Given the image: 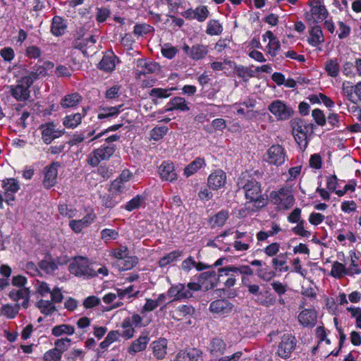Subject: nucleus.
Instances as JSON below:
<instances>
[{
    "label": "nucleus",
    "instance_id": "8fccbe9b",
    "mask_svg": "<svg viewBox=\"0 0 361 361\" xmlns=\"http://www.w3.org/2000/svg\"><path fill=\"white\" fill-rule=\"evenodd\" d=\"M121 327L123 331L121 334L123 338L126 339L131 338L135 334V326L130 322V320L125 318L122 322Z\"/></svg>",
    "mask_w": 361,
    "mask_h": 361
},
{
    "label": "nucleus",
    "instance_id": "4d7b16f0",
    "mask_svg": "<svg viewBox=\"0 0 361 361\" xmlns=\"http://www.w3.org/2000/svg\"><path fill=\"white\" fill-rule=\"evenodd\" d=\"M71 339L68 338H62L55 341L54 348L63 355L71 346Z\"/></svg>",
    "mask_w": 361,
    "mask_h": 361
},
{
    "label": "nucleus",
    "instance_id": "0eeeda50",
    "mask_svg": "<svg viewBox=\"0 0 361 361\" xmlns=\"http://www.w3.org/2000/svg\"><path fill=\"white\" fill-rule=\"evenodd\" d=\"M32 83V77L24 76L22 78L20 83L9 86L10 93L16 100L25 101L30 97L29 87Z\"/></svg>",
    "mask_w": 361,
    "mask_h": 361
},
{
    "label": "nucleus",
    "instance_id": "9d476101",
    "mask_svg": "<svg viewBox=\"0 0 361 361\" xmlns=\"http://www.w3.org/2000/svg\"><path fill=\"white\" fill-rule=\"evenodd\" d=\"M116 148L114 146H102L92 152H91L87 157V163L90 166L95 167L100 161L109 159L115 152Z\"/></svg>",
    "mask_w": 361,
    "mask_h": 361
},
{
    "label": "nucleus",
    "instance_id": "c85d7f7f",
    "mask_svg": "<svg viewBox=\"0 0 361 361\" xmlns=\"http://www.w3.org/2000/svg\"><path fill=\"white\" fill-rule=\"evenodd\" d=\"M167 340L161 338L157 341H153L150 346L152 349L154 356L158 360L164 358L167 350Z\"/></svg>",
    "mask_w": 361,
    "mask_h": 361
},
{
    "label": "nucleus",
    "instance_id": "cd10ccee",
    "mask_svg": "<svg viewBox=\"0 0 361 361\" xmlns=\"http://www.w3.org/2000/svg\"><path fill=\"white\" fill-rule=\"evenodd\" d=\"M308 43L312 47H317L324 42V37L320 26L314 24L309 31Z\"/></svg>",
    "mask_w": 361,
    "mask_h": 361
},
{
    "label": "nucleus",
    "instance_id": "6e6d98bb",
    "mask_svg": "<svg viewBox=\"0 0 361 361\" xmlns=\"http://www.w3.org/2000/svg\"><path fill=\"white\" fill-rule=\"evenodd\" d=\"M176 87L171 88H153L150 91V96L157 98H167L171 95V92L176 90Z\"/></svg>",
    "mask_w": 361,
    "mask_h": 361
},
{
    "label": "nucleus",
    "instance_id": "bf43d9fd",
    "mask_svg": "<svg viewBox=\"0 0 361 361\" xmlns=\"http://www.w3.org/2000/svg\"><path fill=\"white\" fill-rule=\"evenodd\" d=\"M346 310L350 313L351 317L355 319L356 327L361 329V308L350 306L346 307Z\"/></svg>",
    "mask_w": 361,
    "mask_h": 361
},
{
    "label": "nucleus",
    "instance_id": "72a5a7b5",
    "mask_svg": "<svg viewBox=\"0 0 361 361\" xmlns=\"http://www.w3.org/2000/svg\"><path fill=\"white\" fill-rule=\"evenodd\" d=\"M123 105L116 106H100L97 118L99 120L117 116L121 111Z\"/></svg>",
    "mask_w": 361,
    "mask_h": 361
},
{
    "label": "nucleus",
    "instance_id": "4468645a",
    "mask_svg": "<svg viewBox=\"0 0 361 361\" xmlns=\"http://www.w3.org/2000/svg\"><path fill=\"white\" fill-rule=\"evenodd\" d=\"M30 289L28 288H23L18 290H12L9 292L8 296L11 300L20 304V307L27 309L30 305Z\"/></svg>",
    "mask_w": 361,
    "mask_h": 361
},
{
    "label": "nucleus",
    "instance_id": "864d4df0",
    "mask_svg": "<svg viewBox=\"0 0 361 361\" xmlns=\"http://www.w3.org/2000/svg\"><path fill=\"white\" fill-rule=\"evenodd\" d=\"M342 94L350 101L354 102L353 92H355V85L350 81L345 80L342 83L341 87Z\"/></svg>",
    "mask_w": 361,
    "mask_h": 361
},
{
    "label": "nucleus",
    "instance_id": "ea45409f",
    "mask_svg": "<svg viewBox=\"0 0 361 361\" xmlns=\"http://www.w3.org/2000/svg\"><path fill=\"white\" fill-rule=\"evenodd\" d=\"M287 264V256L286 253H281L274 257L271 260V264L274 269L279 271H288Z\"/></svg>",
    "mask_w": 361,
    "mask_h": 361
},
{
    "label": "nucleus",
    "instance_id": "e433bc0d",
    "mask_svg": "<svg viewBox=\"0 0 361 361\" xmlns=\"http://www.w3.org/2000/svg\"><path fill=\"white\" fill-rule=\"evenodd\" d=\"M206 165L204 158L197 157L190 163L184 169V175L189 177Z\"/></svg>",
    "mask_w": 361,
    "mask_h": 361
},
{
    "label": "nucleus",
    "instance_id": "f704fd0d",
    "mask_svg": "<svg viewBox=\"0 0 361 361\" xmlns=\"http://www.w3.org/2000/svg\"><path fill=\"white\" fill-rule=\"evenodd\" d=\"M208 47L202 44H195L192 46L190 58L195 61L203 59L208 54Z\"/></svg>",
    "mask_w": 361,
    "mask_h": 361
},
{
    "label": "nucleus",
    "instance_id": "338daca9",
    "mask_svg": "<svg viewBox=\"0 0 361 361\" xmlns=\"http://www.w3.org/2000/svg\"><path fill=\"white\" fill-rule=\"evenodd\" d=\"M233 107L235 109L236 112L239 115L246 116L247 118H252L256 116V113L252 110H247L240 103H235L233 105Z\"/></svg>",
    "mask_w": 361,
    "mask_h": 361
},
{
    "label": "nucleus",
    "instance_id": "37998d69",
    "mask_svg": "<svg viewBox=\"0 0 361 361\" xmlns=\"http://www.w3.org/2000/svg\"><path fill=\"white\" fill-rule=\"evenodd\" d=\"M75 333L74 326L70 324H60L54 326L51 329V334L56 337L62 335H73Z\"/></svg>",
    "mask_w": 361,
    "mask_h": 361
},
{
    "label": "nucleus",
    "instance_id": "39448f33",
    "mask_svg": "<svg viewBox=\"0 0 361 361\" xmlns=\"http://www.w3.org/2000/svg\"><path fill=\"white\" fill-rule=\"evenodd\" d=\"M293 135L300 148L305 149L307 146V134L310 126L303 120L295 118L290 121Z\"/></svg>",
    "mask_w": 361,
    "mask_h": 361
},
{
    "label": "nucleus",
    "instance_id": "4be33fe9",
    "mask_svg": "<svg viewBox=\"0 0 361 361\" xmlns=\"http://www.w3.org/2000/svg\"><path fill=\"white\" fill-rule=\"evenodd\" d=\"M219 281H221V278L224 276H229L230 273H234L235 274H241L243 275L250 276L253 274L252 269L246 265L240 266L239 267L234 266H228L219 269Z\"/></svg>",
    "mask_w": 361,
    "mask_h": 361
},
{
    "label": "nucleus",
    "instance_id": "bb28decb",
    "mask_svg": "<svg viewBox=\"0 0 361 361\" xmlns=\"http://www.w3.org/2000/svg\"><path fill=\"white\" fill-rule=\"evenodd\" d=\"M87 111L82 109V113L71 114L66 116L63 119V125L71 129L77 128L82 122V119L86 116Z\"/></svg>",
    "mask_w": 361,
    "mask_h": 361
},
{
    "label": "nucleus",
    "instance_id": "09e8293b",
    "mask_svg": "<svg viewBox=\"0 0 361 361\" xmlns=\"http://www.w3.org/2000/svg\"><path fill=\"white\" fill-rule=\"evenodd\" d=\"M183 252L179 250H175L171 252L166 255L161 257L159 261V264L160 267H164L169 264L170 263L176 260L178 257L182 255Z\"/></svg>",
    "mask_w": 361,
    "mask_h": 361
},
{
    "label": "nucleus",
    "instance_id": "a19ab883",
    "mask_svg": "<svg viewBox=\"0 0 361 361\" xmlns=\"http://www.w3.org/2000/svg\"><path fill=\"white\" fill-rule=\"evenodd\" d=\"M20 308V304H6L3 305L0 308V314L8 319H13L18 314Z\"/></svg>",
    "mask_w": 361,
    "mask_h": 361
},
{
    "label": "nucleus",
    "instance_id": "5fc2aeb1",
    "mask_svg": "<svg viewBox=\"0 0 361 361\" xmlns=\"http://www.w3.org/2000/svg\"><path fill=\"white\" fill-rule=\"evenodd\" d=\"M127 189V183H126L123 181H121L119 178H116V180H114L111 183L110 187V190L116 195L121 194L126 191Z\"/></svg>",
    "mask_w": 361,
    "mask_h": 361
},
{
    "label": "nucleus",
    "instance_id": "c756f323",
    "mask_svg": "<svg viewBox=\"0 0 361 361\" xmlns=\"http://www.w3.org/2000/svg\"><path fill=\"white\" fill-rule=\"evenodd\" d=\"M174 110L187 111L190 110V107L183 97H175L167 103L165 111H171Z\"/></svg>",
    "mask_w": 361,
    "mask_h": 361
},
{
    "label": "nucleus",
    "instance_id": "a878e982",
    "mask_svg": "<svg viewBox=\"0 0 361 361\" xmlns=\"http://www.w3.org/2000/svg\"><path fill=\"white\" fill-rule=\"evenodd\" d=\"M226 350V344L222 338H214L210 341L208 350L213 357H218L224 354Z\"/></svg>",
    "mask_w": 361,
    "mask_h": 361
},
{
    "label": "nucleus",
    "instance_id": "052dcab7",
    "mask_svg": "<svg viewBox=\"0 0 361 361\" xmlns=\"http://www.w3.org/2000/svg\"><path fill=\"white\" fill-rule=\"evenodd\" d=\"M145 198L142 196L137 195L136 197L131 199L129 202L126 203L124 208L131 212L134 209H138L143 204Z\"/></svg>",
    "mask_w": 361,
    "mask_h": 361
},
{
    "label": "nucleus",
    "instance_id": "412c9836",
    "mask_svg": "<svg viewBox=\"0 0 361 361\" xmlns=\"http://www.w3.org/2000/svg\"><path fill=\"white\" fill-rule=\"evenodd\" d=\"M233 305L226 300L219 299L212 302L209 305V310L216 314L224 315L231 312Z\"/></svg>",
    "mask_w": 361,
    "mask_h": 361
},
{
    "label": "nucleus",
    "instance_id": "3c124183",
    "mask_svg": "<svg viewBox=\"0 0 361 361\" xmlns=\"http://www.w3.org/2000/svg\"><path fill=\"white\" fill-rule=\"evenodd\" d=\"M166 126H156L149 133L150 139L154 141L161 140L168 133Z\"/></svg>",
    "mask_w": 361,
    "mask_h": 361
},
{
    "label": "nucleus",
    "instance_id": "473e14b6",
    "mask_svg": "<svg viewBox=\"0 0 361 361\" xmlns=\"http://www.w3.org/2000/svg\"><path fill=\"white\" fill-rule=\"evenodd\" d=\"M228 217V211L226 209H222L209 219V224L213 228L222 227L226 224Z\"/></svg>",
    "mask_w": 361,
    "mask_h": 361
},
{
    "label": "nucleus",
    "instance_id": "393cba45",
    "mask_svg": "<svg viewBox=\"0 0 361 361\" xmlns=\"http://www.w3.org/2000/svg\"><path fill=\"white\" fill-rule=\"evenodd\" d=\"M54 63L51 61H40L33 67L29 76L33 78V81L37 78L45 77L54 68Z\"/></svg>",
    "mask_w": 361,
    "mask_h": 361
},
{
    "label": "nucleus",
    "instance_id": "0e129e2a",
    "mask_svg": "<svg viewBox=\"0 0 361 361\" xmlns=\"http://www.w3.org/2000/svg\"><path fill=\"white\" fill-rule=\"evenodd\" d=\"M62 355L60 354L55 348H51L43 355L42 359L44 361H61Z\"/></svg>",
    "mask_w": 361,
    "mask_h": 361
},
{
    "label": "nucleus",
    "instance_id": "dca6fc26",
    "mask_svg": "<svg viewBox=\"0 0 361 361\" xmlns=\"http://www.w3.org/2000/svg\"><path fill=\"white\" fill-rule=\"evenodd\" d=\"M158 172L160 178L164 181L173 182L178 178L175 166L170 161H163L159 166Z\"/></svg>",
    "mask_w": 361,
    "mask_h": 361
},
{
    "label": "nucleus",
    "instance_id": "f257e3e1",
    "mask_svg": "<svg viewBox=\"0 0 361 361\" xmlns=\"http://www.w3.org/2000/svg\"><path fill=\"white\" fill-rule=\"evenodd\" d=\"M238 185L245 192L247 203H250L257 209L264 207L267 203V195L262 194L260 183L248 173H243L240 176Z\"/></svg>",
    "mask_w": 361,
    "mask_h": 361
},
{
    "label": "nucleus",
    "instance_id": "7ed1b4c3",
    "mask_svg": "<svg viewBox=\"0 0 361 361\" xmlns=\"http://www.w3.org/2000/svg\"><path fill=\"white\" fill-rule=\"evenodd\" d=\"M307 6L310 10L305 13L304 18L310 25L319 23L328 18L329 12L323 0H309Z\"/></svg>",
    "mask_w": 361,
    "mask_h": 361
},
{
    "label": "nucleus",
    "instance_id": "e2e57ef3",
    "mask_svg": "<svg viewBox=\"0 0 361 361\" xmlns=\"http://www.w3.org/2000/svg\"><path fill=\"white\" fill-rule=\"evenodd\" d=\"M305 224L304 220L297 223V225L292 228V231L297 235L309 238L312 235V233L305 229Z\"/></svg>",
    "mask_w": 361,
    "mask_h": 361
},
{
    "label": "nucleus",
    "instance_id": "5701e85b",
    "mask_svg": "<svg viewBox=\"0 0 361 361\" xmlns=\"http://www.w3.org/2000/svg\"><path fill=\"white\" fill-rule=\"evenodd\" d=\"M299 323L305 327H313L317 323V314L314 310L305 309L298 314Z\"/></svg>",
    "mask_w": 361,
    "mask_h": 361
},
{
    "label": "nucleus",
    "instance_id": "a211bd4d",
    "mask_svg": "<svg viewBox=\"0 0 361 361\" xmlns=\"http://www.w3.org/2000/svg\"><path fill=\"white\" fill-rule=\"evenodd\" d=\"M226 183V174L221 170L213 171L208 177V186L212 190H219L223 188Z\"/></svg>",
    "mask_w": 361,
    "mask_h": 361
},
{
    "label": "nucleus",
    "instance_id": "ddd939ff",
    "mask_svg": "<svg viewBox=\"0 0 361 361\" xmlns=\"http://www.w3.org/2000/svg\"><path fill=\"white\" fill-rule=\"evenodd\" d=\"M39 129L42 133V139L47 145L50 144L54 139L61 137L63 134L61 130L56 128V126L53 123L42 124Z\"/></svg>",
    "mask_w": 361,
    "mask_h": 361
},
{
    "label": "nucleus",
    "instance_id": "aec40b11",
    "mask_svg": "<svg viewBox=\"0 0 361 361\" xmlns=\"http://www.w3.org/2000/svg\"><path fill=\"white\" fill-rule=\"evenodd\" d=\"M96 219V214L90 212L86 214L82 219L71 220L69 222L70 228L77 233H80L84 228L88 227Z\"/></svg>",
    "mask_w": 361,
    "mask_h": 361
},
{
    "label": "nucleus",
    "instance_id": "6ab92c4d",
    "mask_svg": "<svg viewBox=\"0 0 361 361\" xmlns=\"http://www.w3.org/2000/svg\"><path fill=\"white\" fill-rule=\"evenodd\" d=\"M168 297L173 300H181L189 298L192 296V293L183 283H178L172 286L167 291Z\"/></svg>",
    "mask_w": 361,
    "mask_h": 361
},
{
    "label": "nucleus",
    "instance_id": "f8f14e48",
    "mask_svg": "<svg viewBox=\"0 0 361 361\" xmlns=\"http://www.w3.org/2000/svg\"><path fill=\"white\" fill-rule=\"evenodd\" d=\"M1 187L4 192V200L8 204L15 200V194L20 190V186L18 180L11 178L2 180Z\"/></svg>",
    "mask_w": 361,
    "mask_h": 361
},
{
    "label": "nucleus",
    "instance_id": "7c9ffc66",
    "mask_svg": "<svg viewBox=\"0 0 361 361\" xmlns=\"http://www.w3.org/2000/svg\"><path fill=\"white\" fill-rule=\"evenodd\" d=\"M255 302L262 306L270 307L276 304V299L269 290H266L257 294Z\"/></svg>",
    "mask_w": 361,
    "mask_h": 361
},
{
    "label": "nucleus",
    "instance_id": "1a4fd4ad",
    "mask_svg": "<svg viewBox=\"0 0 361 361\" xmlns=\"http://www.w3.org/2000/svg\"><path fill=\"white\" fill-rule=\"evenodd\" d=\"M280 339L276 354L283 359H287L290 357L295 348V338L290 334H283Z\"/></svg>",
    "mask_w": 361,
    "mask_h": 361
},
{
    "label": "nucleus",
    "instance_id": "58836bf2",
    "mask_svg": "<svg viewBox=\"0 0 361 361\" xmlns=\"http://www.w3.org/2000/svg\"><path fill=\"white\" fill-rule=\"evenodd\" d=\"M66 27V24L62 18L54 16L52 19L51 32L55 36H61L64 34Z\"/></svg>",
    "mask_w": 361,
    "mask_h": 361
},
{
    "label": "nucleus",
    "instance_id": "774afa93",
    "mask_svg": "<svg viewBox=\"0 0 361 361\" xmlns=\"http://www.w3.org/2000/svg\"><path fill=\"white\" fill-rule=\"evenodd\" d=\"M357 209V205L353 200L343 201L341 204V209L345 214L355 212Z\"/></svg>",
    "mask_w": 361,
    "mask_h": 361
},
{
    "label": "nucleus",
    "instance_id": "9b49d317",
    "mask_svg": "<svg viewBox=\"0 0 361 361\" xmlns=\"http://www.w3.org/2000/svg\"><path fill=\"white\" fill-rule=\"evenodd\" d=\"M269 111L279 120H287L293 114V109L281 100L272 102L268 107Z\"/></svg>",
    "mask_w": 361,
    "mask_h": 361
},
{
    "label": "nucleus",
    "instance_id": "603ef678",
    "mask_svg": "<svg viewBox=\"0 0 361 361\" xmlns=\"http://www.w3.org/2000/svg\"><path fill=\"white\" fill-rule=\"evenodd\" d=\"M161 52L165 58L172 59L178 54V49L170 43H166L161 47Z\"/></svg>",
    "mask_w": 361,
    "mask_h": 361
},
{
    "label": "nucleus",
    "instance_id": "f3484780",
    "mask_svg": "<svg viewBox=\"0 0 361 361\" xmlns=\"http://www.w3.org/2000/svg\"><path fill=\"white\" fill-rule=\"evenodd\" d=\"M209 16V11L207 6L201 5L195 8H188L184 13L183 16L186 19L197 20L199 22H204Z\"/></svg>",
    "mask_w": 361,
    "mask_h": 361
},
{
    "label": "nucleus",
    "instance_id": "2eb2a0df",
    "mask_svg": "<svg viewBox=\"0 0 361 361\" xmlns=\"http://www.w3.org/2000/svg\"><path fill=\"white\" fill-rule=\"evenodd\" d=\"M59 166L58 162H54L44 168L43 185L46 188H50L56 184Z\"/></svg>",
    "mask_w": 361,
    "mask_h": 361
},
{
    "label": "nucleus",
    "instance_id": "49530a36",
    "mask_svg": "<svg viewBox=\"0 0 361 361\" xmlns=\"http://www.w3.org/2000/svg\"><path fill=\"white\" fill-rule=\"evenodd\" d=\"M223 26L217 20L212 19L207 25L206 32L209 35H219L223 32Z\"/></svg>",
    "mask_w": 361,
    "mask_h": 361
},
{
    "label": "nucleus",
    "instance_id": "79ce46f5",
    "mask_svg": "<svg viewBox=\"0 0 361 361\" xmlns=\"http://www.w3.org/2000/svg\"><path fill=\"white\" fill-rule=\"evenodd\" d=\"M324 69L327 75L331 78H336L340 73V65L337 59H331L326 61Z\"/></svg>",
    "mask_w": 361,
    "mask_h": 361
},
{
    "label": "nucleus",
    "instance_id": "423d86ee",
    "mask_svg": "<svg viewBox=\"0 0 361 361\" xmlns=\"http://www.w3.org/2000/svg\"><path fill=\"white\" fill-rule=\"evenodd\" d=\"M287 159V154L285 149L280 145H271L263 157V160L269 165L280 166Z\"/></svg>",
    "mask_w": 361,
    "mask_h": 361
},
{
    "label": "nucleus",
    "instance_id": "c03bdc74",
    "mask_svg": "<svg viewBox=\"0 0 361 361\" xmlns=\"http://www.w3.org/2000/svg\"><path fill=\"white\" fill-rule=\"evenodd\" d=\"M116 56L113 54L103 56L99 63V68L106 72H111L116 67Z\"/></svg>",
    "mask_w": 361,
    "mask_h": 361
},
{
    "label": "nucleus",
    "instance_id": "20e7f679",
    "mask_svg": "<svg viewBox=\"0 0 361 361\" xmlns=\"http://www.w3.org/2000/svg\"><path fill=\"white\" fill-rule=\"evenodd\" d=\"M269 198L271 202L279 210L288 209L293 205L295 202L291 189L286 186L271 192Z\"/></svg>",
    "mask_w": 361,
    "mask_h": 361
},
{
    "label": "nucleus",
    "instance_id": "2f4dec72",
    "mask_svg": "<svg viewBox=\"0 0 361 361\" xmlns=\"http://www.w3.org/2000/svg\"><path fill=\"white\" fill-rule=\"evenodd\" d=\"M82 96L77 93L73 92L71 94H66L60 102L61 106L64 108H74L78 105L82 101Z\"/></svg>",
    "mask_w": 361,
    "mask_h": 361
},
{
    "label": "nucleus",
    "instance_id": "13d9d810",
    "mask_svg": "<svg viewBox=\"0 0 361 361\" xmlns=\"http://www.w3.org/2000/svg\"><path fill=\"white\" fill-rule=\"evenodd\" d=\"M36 292L42 297H45L51 293V288L49 284L44 281L37 280L34 284Z\"/></svg>",
    "mask_w": 361,
    "mask_h": 361
},
{
    "label": "nucleus",
    "instance_id": "4c0bfd02",
    "mask_svg": "<svg viewBox=\"0 0 361 361\" xmlns=\"http://www.w3.org/2000/svg\"><path fill=\"white\" fill-rule=\"evenodd\" d=\"M194 308L190 305H180L171 312V317L173 319L180 321L187 315H191L194 313Z\"/></svg>",
    "mask_w": 361,
    "mask_h": 361
},
{
    "label": "nucleus",
    "instance_id": "680f3d73",
    "mask_svg": "<svg viewBox=\"0 0 361 361\" xmlns=\"http://www.w3.org/2000/svg\"><path fill=\"white\" fill-rule=\"evenodd\" d=\"M137 258L136 257H127L119 262L118 266L123 270H129L135 267L137 263Z\"/></svg>",
    "mask_w": 361,
    "mask_h": 361
},
{
    "label": "nucleus",
    "instance_id": "c9c22d12",
    "mask_svg": "<svg viewBox=\"0 0 361 361\" xmlns=\"http://www.w3.org/2000/svg\"><path fill=\"white\" fill-rule=\"evenodd\" d=\"M137 66L141 68V70H137V74L138 75L154 73L159 70L158 63L155 62H146L142 60L137 61Z\"/></svg>",
    "mask_w": 361,
    "mask_h": 361
},
{
    "label": "nucleus",
    "instance_id": "6e6552de",
    "mask_svg": "<svg viewBox=\"0 0 361 361\" xmlns=\"http://www.w3.org/2000/svg\"><path fill=\"white\" fill-rule=\"evenodd\" d=\"M69 271L77 276L92 277L95 274L94 269L90 267L87 259L82 257L74 259L69 265Z\"/></svg>",
    "mask_w": 361,
    "mask_h": 361
},
{
    "label": "nucleus",
    "instance_id": "b1692460",
    "mask_svg": "<svg viewBox=\"0 0 361 361\" xmlns=\"http://www.w3.org/2000/svg\"><path fill=\"white\" fill-rule=\"evenodd\" d=\"M149 342V337L147 334H141L137 339L133 341L128 348V353L130 355L144 351Z\"/></svg>",
    "mask_w": 361,
    "mask_h": 361
},
{
    "label": "nucleus",
    "instance_id": "f03ea898",
    "mask_svg": "<svg viewBox=\"0 0 361 361\" xmlns=\"http://www.w3.org/2000/svg\"><path fill=\"white\" fill-rule=\"evenodd\" d=\"M350 264H343L338 261L333 262L330 275L335 279H341L345 276L353 277L361 274L360 257L355 251L349 252Z\"/></svg>",
    "mask_w": 361,
    "mask_h": 361
},
{
    "label": "nucleus",
    "instance_id": "de8ad7c7",
    "mask_svg": "<svg viewBox=\"0 0 361 361\" xmlns=\"http://www.w3.org/2000/svg\"><path fill=\"white\" fill-rule=\"evenodd\" d=\"M121 335L118 331H109L104 340L100 343V348L103 350L107 348L111 343L118 341Z\"/></svg>",
    "mask_w": 361,
    "mask_h": 361
},
{
    "label": "nucleus",
    "instance_id": "69168bd1",
    "mask_svg": "<svg viewBox=\"0 0 361 361\" xmlns=\"http://www.w3.org/2000/svg\"><path fill=\"white\" fill-rule=\"evenodd\" d=\"M39 267L47 274L54 271L57 269V264L51 259H46L39 263Z\"/></svg>",
    "mask_w": 361,
    "mask_h": 361
},
{
    "label": "nucleus",
    "instance_id": "a18cd8bd",
    "mask_svg": "<svg viewBox=\"0 0 361 361\" xmlns=\"http://www.w3.org/2000/svg\"><path fill=\"white\" fill-rule=\"evenodd\" d=\"M37 307L40 310L41 313L44 315H50L56 310L55 305L51 301L42 299L37 302Z\"/></svg>",
    "mask_w": 361,
    "mask_h": 361
}]
</instances>
